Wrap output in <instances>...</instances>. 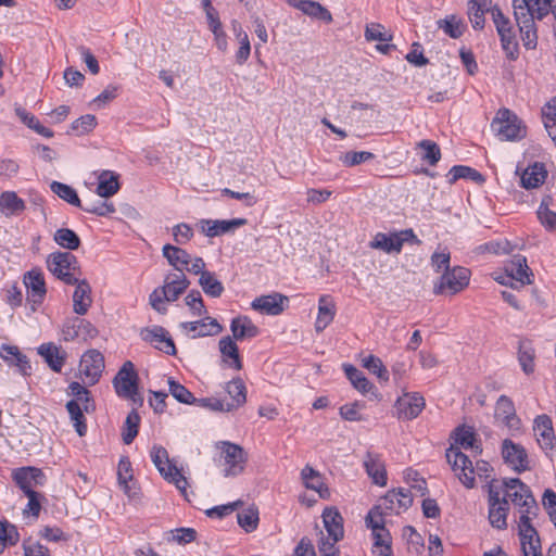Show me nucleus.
Returning a JSON list of instances; mask_svg holds the SVG:
<instances>
[{
  "label": "nucleus",
  "mask_w": 556,
  "mask_h": 556,
  "mask_svg": "<svg viewBox=\"0 0 556 556\" xmlns=\"http://www.w3.org/2000/svg\"><path fill=\"white\" fill-rule=\"evenodd\" d=\"M104 369V357L97 350L87 351L80 359L79 372L85 378L84 382L94 384L98 382Z\"/></svg>",
  "instance_id": "nucleus-15"
},
{
  "label": "nucleus",
  "mask_w": 556,
  "mask_h": 556,
  "mask_svg": "<svg viewBox=\"0 0 556 556\" xmlns=\"http://www.w3.org/2000/svg\"><path fill=\"white\" fill-rule=\"evenodd\" d=\"M413 503L412 493L407 489L389 491L382 498L380 506L386 510L399 514L402 509H407Z\"/></svg>",
  "instance_id": "nucleus-24"
},
{
  "label": "nucleus",
  "mask_w": 556,
  "mask_h": 556,
  "mask_svg": "<svg viewBox=\"0 0 556 556\" xmlns=\"http://www.w3.org/2000/svg\"><path fill=\"white\" fill-rule=\"evenodd\" d=\"M46 264L49 271L66 285H74L81 275L76 256L70 252H53Z\"/></svg>",
  "instance_id": "nucleus-4"
},
{
  "label": "nucleus",
  "mask_w": 556,
  "mask_h": 556,
  "mask_svg": "<svg viewBox=\"0 0 556 556\" xmlns=\"http://www.w3.org/2000/svg\"><path fill=\"white\" fill-rule=\"evenodd\" d=\"M494 417L510 430H517L520 427V419L516 415L515 405L506 395L498 397Z\"/></svg>",
  "instance_id": "nucleus-22"
},
{
  "label": "nucleus",
  "mask_w": 556,
  "mask_h": 556,
  "mask_svg": "<svg viewBox=\"0 0 556 556\" xmlns=\"http://www.w3.org/2000/svg\"><path fill=\"white\" fill-rule=\"evenodd\" d=\"M363 366L367 370H369L370 372L376 375L380 380H382V381L389 380V372H388L386 366L383 365L382 361L379 357H377L375 355H369V356L365 357L363 359Z\"/></svg>",
  "instance_id": "nucleus-59"
},
{
  "label": "nucleus",
  "mask_w": 556,
  "mask_h": 556,
  "mask_svg": "<svg viewBox=\"0 0 556 556\" xmlns=\"http://www.w3.org/2000/svg\"><path fill=\"white\" fill-rule=\"evenodd\" d=\"M343 368L348 379L361 393L366 394L375 389L374 384L364 376V374L353 365H344Z\"/></svg>",
  "instance_id": "nucleus-40"
},
{
  "label": "nucleus",
  "mask_w": 556,
  "mask_h": 556,
  "mask_svg": "<svg viewBox=\"0 0 556 556\" xmlns=\"http://www.w3.org/2000/svg\"><path fill=\"white\" fill-rule=\"evenodd\" d=\"M50 188H51L52 192L55 193L62 200L66 201L67 203L72 204L74 206L83 207L80 199L78 198L76 190L74 188H72L71 186L59 182V181H53L50 185Z\"/></svg>",
  "instance_id": "nucleus-48"
},
{
  "label": "nucleus",
  "mask_w": 556,
  "mask_h": 556,
  "mask_svg": "<svg viewBox=\"0 0 556 556\" xmlns=\"http://www.w3.org/2000/svg\"><path fill=\"white\" fill-rule=\"evenodd\" d=\"M0 207L14 214L22 212L25 208V203L15 192L7 191L0 195Z\"/></svg>",
  "instance_id": "nucleus-58"
},
{
  "label": "nucleus",
  "mask_w": 556,
  "mask_h": 556,
  "mask_svg": "<svg viewBox=\"0 0 556 556\" xmlns=\"http://www.w3.org/2000/svg\"><path fill=\"white\" fill-rule=\"evenodd\" d=\"M182 329L193 333L195 337L216 336L223 331V327L213 317H205L198 321H187L180 325Z\"/></svg>",
  "instance_id": "nucleus-28"
},
{
  "label": "nucleus",
  "mask_w": 556,
  "mask_h": 556,
  "mask_svg": "<svg viewBox=\"0 0 556 556\" xmlns=\"http://www.w3.org/2000/svg\"><path fill=\"white\" fill-rule=\"evenodd\" d=\"M547 172L544 164L534 163L528 166L521 176V186L526 189H533L544 184Z\"/></svg>",
  "instance_id": "nucleus-36"
},
{
  "label": "nucleus",
  "mask_w": 556,
  "mask_h": 556,
  "mask_svg": "<svg viewBox=\"0 0 556 556\" xmlns=\"http://www.w3.org/2000/svg\"><path fill=\"white\" fill-rule=\"evenodd\" d=\"M190 286V281L184 273L168 274L162 286L165 291V300L167 302L176 301Z\"/></svg>",
  "instance_id": "nucleus-29"
},
{
  "label": "nucleus",
  "mask_w": 556,
  "mask_h": 556,
  "mask_svg": "<svg viewBox=\"0 0 556 556\" xmlns=\"http://www.w3.org/2000/svg\"><path fill=\"white\" fill-rule=\"evenodd\" d=\"M138 380L134 364L127 361L114 377L113 386L118 396L130 400L134 405L140 407L143 404V396L138 390Z\"/></svg>",
  "instance_id": "nucleus-5"
},
{
  "label": "nucleus",
  "mask_w": 556,
  "mask_h": 556,
  "mask_svg": "<svg viewBox=\"0 0 556 556\" xmlns=\"http://www.w3.org/2000/svg\"><path fill=\"white\" fill-rule=\"evenodd\" d=\"M97 126V118L92 114H86L76 121H74L71 125L72 132L81 136L88 134L94 129Z\"/></svg>",
  "instance_id": "nucleus-61"
},
{
  "label": "nucleus",
  "mask_w": 556,
  "mask_h": 556,
  "mask_svg": "<svg viewBox=\"0 0 556 556\" xmlns=\"http://www.w3.org/2000/svg\"><path fill=\"white\" fill-rule=\"evenodd\" d=\"M140 422V416L137 413V409L134 408L126 417L124 427H123V441L125 444H130L138 434Z\"/></svg>",
  "instance_id": "nucleus-51"
},
{
  "label": "nucleus",
  "mask_w": 556,
  "mask_h": 556,
  "mask_svg": "<svg viewBox=\"0 0 556 556\" xmlns=\"http://www.w3.org/2000/svg\"><path fill=\"white\" fill-rule=\"evenodd\" d=\"M119 190L118 175L104 170L99 177L97 194L101 198H110Z\"/></svg>",
  "instance_id": "nucleus-38"
},
{
  "label": "nucleus",
  "mask_w": 556,
  "mask_h": 556,
  "mask_svg": "<svg viewBox=\"0 0 556 556\" xmlns=\"http://www.w3.org/2000/svg\"><path fill=\"white\" fill-rule=\"evenodd\" d=\"M54 241L67 250H77L80 245L79 237L68 228L58 229L54 233Z\"/></svg>",
  "instance_id": "nucleus-52"
},
{
  "label": "nucleus",
  "mask_w": 556,
  "mask_h": 556,
  "mask_svg": "<svg viewBox=\"0 0 556 556\" xmlns=\"http://www.w3.org/2000/svg\"><path fill=\"white\" fill-rule=\"evenodd\" d=\"M233 340L235 339L229 336L222 338L219 341V351L224 357H229L232 359L229 366L240 370L242 369V363L239 356L238 345Z\"/></svg>",
  "instance_id": "nucleus-43"
},
{
  "label": "nucleus",
  "mask_w": 556,
  "mask_h": 556,
  "mask_svg": "<svg viewBox=\"0 0 556 556\" xmlns=\"http://www.w3.org/2000/svg\"><path fill=\"white\" fill-rule=\"evenodd\" d=\"M324 526L330 536L334 538V541L343 539V518L337 508L329 507L323 513Z\"/></svg>",
  "instance_id": "nucleus-32"
},
{
  "label": "nucleus",
  "mask_w": 556,
  "mask_h": 556,
  "mask_svg": "<svg viewBox=\"0 0 556 556\" xmlns=\"http://www.w3.org/2000/svg\"><path fill=\"white\" fill-rule=\"evenodd\" d=\"M533 431L539 445L544 451H553L555 447V434L553 422L549 416L540 415L534 419Z\"/></svg>",
  "instance_id": "nucleus-21"
},
{
  "label": "nucleus",
  "mask_w": 556,
  "mask_h": 556,
  "mask_svg": "<svg viewBox=\"0 0 556 556\" xmlns=\"http://www.w3.org/2000/svg\"><path fill=\"white\" fill-rule=\"evenodd\" d=\"M117 478L125 494L128 497L135 496L136 492L132 491V488L128 484V482L132 480L131 463L126 457L122 458L118 463Z\"/></svg>",
  "instance_id": "nucleus-44"
},
{
  "label": "nucleus",
  "mask_w": 556,
  "mask_h": 556,
  "mask_svg": "<svg viewBox=\"0 0 556 556\" xmlns=\"http://www.w3.org/2000/svg\"><path fill=\"white\" fill-rule=\"evenodd\" d=\"M198 282L203 292L212 298H219L225 290L223 283L216 278L215 273L212 271L202 273Z\"/></svg>",
  "instance_id": "nucleus-41"
},
{
  "label": "nucleus",
  "mask_w": 556,
  "mask_h": 556,
  "mask_svg": "<svg viewBox=\"0 0 556 556\" xmlns=\"http://www.w3.org/2000/svg\"><path fill=\"white\" fill-rule=\"evenodd\" d=\"M447 463L456 472L459 481L468 489L475 486V468L469 457L457 447L451 446L446 450Z\"/></svg>",
  "instance_id": "nucleus-12"
},
{
  "label": "nucleus",
  "mask_w": 556,
  "mask_h": 556,
  "mask_svg": "<svg viewBox=\"0 0 556 556\" xmlns=\"http://www.w3.org/2000/svg\"><path fill=\"white\" fill-rule=\"evenodd\" d=\"M285 302H288V298L280 293L274 292L267 295H261L256 298L251 306L253 309L267 315H279L285 311Z\"/></svg>",
  "instance_id": "nucleus-23"
},
{
  "label": "nucleus",
  "mask_w": 556,
  "mask_h": 556,
  "mask_svg": "<svg viewBox=\"0 0 556 556\" xmlns=\"http://www.w3.org/2000/svg\"><path fill=\"white\" fill-rule=\"evenodd\" d=\"M438 27L451 38H459L465 29V25L456 15H448L438 21Z\"/></svg>",
  "instance_id": "nucleus-50"
},
{
  "label": "nucleus",
  "mask_w": 556,
  "mask_h": 556,
  "mask_svg": "<svg viewBox=\"0 0 556 556\" xmlns=\"http://www.w3.org/2000/svg\"><path fill=\"white\" fill-rule=\"evenodd\" d=\"M219 451V462L223 465V476L225 478L237 477L244 472L248 464V452L239 444L229 441H218L215 443Z\"/></svg>",
  "instance_id": "nucleus-3"
},
{
  "label": "nucleus",
  "mask_w": 556,
  "mask_h": 556,
  "mask_svg": "<svg viewBox=\"0 0 556 556\" xmlns=\"http://www.w3.org/2000/svg\"><path fill=\"white\" fill-rule=\"evenodd\" d=\"M517 2L516 14H514V16L521 34V40L526 49H535L538 45V34L534 18H532L528 10L520 7V3L525 4L523 0H517Z\"/></svg>",
  "instance_id": "nucleus-13"
},
{
  "label": "nucleus",
  "mask_w": 556,
  "mask_h": 556,
  "mask_svg": "<svg viewBox=\"0 0 556 556\" xmlns=\"http://www.w3.org/2000/svg\"><path fill=\"white\" fill-rule=\"evenodd\" d=\"M1 358L9 365L16 366L21 374L28 375L30 364L25 355H23L15 345L3 344L0 351Z\"/></svg>",
  "instance_id": "nucleus-34"
},
{
  "label": "nucleus",
  "mask_w": 556,
  "mask_h": 556,
  "mask_svg": "<svg viewBox=\"0 0 556 556\" xmlns=\"http://www.w3.org/2000/svg\"><path fill=\"white\" fill-rule=\"evenodd\" d=\"M207 25H208L210 30L214 35V41H215L217 49L222 52L227 51V49H228L227 35L223 29V24L220 22L219 16L208 20Z\"/></svg>",
  "instance_id": "nucleus-57"
},
{
  "label": "nucleus",
  "mask_w": 556,
  "mask_h": 556,
  "mask_svg": "<svg viewBox=\"0 0 556 556\" xmlns=\"http://www.w3.org/2000/svg\"><path fill=\"white\" fill-rule=\"evenodd\" d=\"M536 516L521 515L519 516L518 530L520 536L521 548L534 540L540 538L538 531L532 526L531 521Z\"/></svg>",
  "instance_id": "nucleus-46"
},
{
  "label": "nucleus",
  "mask_w": 556,
  "mask_h": 556,
  "mask_svg": "<svg viewBox=\"0 0 556 556\" xmlns=\"http://www.w3.org/2000/svg\"><path fill=\"white\" fill-rule=\"evenodd\" d=\"M17 115L21 117V119L31 129L37 131L39 135L51 138L53 136V131L40 124V122L31 114L27 113L24 110L17 109L16 110Z\"/></svg>",
  "instance_id": "nucleus-63"
},
{
  "label": "nucleus",
  "mask_w": 556,
  "mask_h": 556,
  "mask_svg": "<svg viewBox=\"0 0 556 556\" xmlns=\"http://www.w3.org/2000/svg\"><path fill=\"white\" fill-rule=\"evenodd\" d=\"M502 455L505 463L516 472H522L530 469V462L525 447L505 439L502 444Z\"/></svg>",
  "instance_id": "nucleus-16"
},
{
  "label": "nucleus",
  "mask_w": 556,
  "mask_h": 556,
  "mask_svg": "<svg viewBox=\"0 0 556 556\" xmlns=\"http://www.w3.org/2000/svg\"><path fill=\"white\" fill-rule=\"evenodd\" d=\"M491 15L506 56L510 60H516L519 48L509 18L503 14L497 5L491 8Z\"/></svg>",
  "instance_id": "nucleus-8"
},
{
  "label": "nucleus",
  "mask_w": 556,
  "mask_h": 556,
  "mask_svg": "<svg viewBox=\"0 0 556 556\" xmlns=\"http://www.w3.org/2000/svg\"><path fill=\"white\" fill-rule=\"evenodd\" d=\"M225 391L231 397V402H226L231 406V410L243 406L247 402V388L241 378L232 379L226 383Z\"/></svg>",
  "instance_id": "nucleus-37"
},
{
  "label": "nucleus",
  "mask_w": 556,
  "mask_h": 556,
  "mask_svg": "<svg viewBox=\"0 0 556 556\" xmlns=\"http://www.w3.org/2000/svg\"><path fill=\"white\" fill-rule=\"evenodd\" d=\"M151 458L161 476L167 481L173 482L176 488L186 495L188 481L180 470L172 464L167 451L163 446H153L151 450Z\"/></svg>",
  "instance_id": "nucleus-7"
},
{
  "label": "nucleus",
  "mask_w": 556,
  "mask_h": 556,
  "mask_svg": "<svg viewBox=\"0 0 556 556\" xmlns=\"http://www.w3.org/2000/svg\"><path fill=\"white\" fill-rule=\"evenodd\" d=\"M416 241L419 242L413 231V229H405L399 232H378L374 239L369 242V248L374 250H380L386 253L396 252L400 253L404 242Z\"/></svg>",
  "instance_id": "nucleus-11"
},
{
  "label": "nucleus",
  "mask_w": 556,
  "mask_h": 556,
  "mask_svg": "<svg viewBox=\"0 0 556 556\" xmlns=\"http://www.w3.org/2000/svg\"><path fill=\"white\" fill-rule=\"evenodd\" d=\"M469 279V269L462 266L447 268L434 283L433 292L435 294H457L468 286Z\"/></svg>",
  "instance_id": "nucleus-9"
},
{
  "label": "nucleus",
  "mask_w": 556,
  "mask_h": 556,
  "mask_svg": "<svg viewBox=\"0 0 556 556\" xmlns=\"http://www.w3.org/2000/svg\"><path fill=\"white\" fill-rule=\"evenodd\" d=\"M494 483H497L503 488L502 496H505L507 501L509 498L514 505L519 507L520 516H538V503L529 486L520 479L513 478L505 480L502 483L494 480Z\"/></svg>",
  "instance_id": "nucleus-2"
},
{
  "label": "nucleus",
  "mask_w": 556,
  "mask_h": 556,
  "mask_svg": "<svg viewBox=\"0 0 556 556\" xmlns=\"http://www.w3.org/2000/svg\"><path fill=\"white\" fill-rule=\"evenodd\" d=\"M455 441L462 447L468 450H475L477 453H481L480 446L477 444V439L473 430L469 427H459L456 429Z\"/></svg>",
  "instance_id": "nucleus-55"
},
{
  "label": "nucleus",
  "mask_w": 556,
  "mask_h": 556,
  "mask_svg": "<svg viewBox=\"0 0 556 556\" xmlns=\"http://www.w3.org/2000/svg\"><path fill=\"white\" fill-rule=\"evenodd\" d=\"M491 127L501 140L515 141L526 137V127L521 121L508 109L497 111Z\"/></svg>",
  "instance_id": "nucleus-6"
},
{
  "label": "nucleus",
  "mask_w": 556,
  "mask_h": 556,
  "mask_svg": "<svg viewBox=\"0 0 556 556\" xmlns=\"http://www.w3.org/2000/svg\"><path fill=\"white\" fill-rule=\"evenodd\" d=\"M73 293V309L77 315H85L92 304L91 287L86 279L77 278Z\"/></svg>",
  "instance_id": "nucleus-26"
},
{
  "label": "nucleus",
  "mask_w": 556,
  "mask_h": 556,
  "mask_svg": "<svg viewBox=\"0 0 556 556\" xmlns=\"http://www.w3.org/2000/svg\"><path fill=\"white\" fill-rule=\"evenodd\" d=\"M418 148L425 151L422 160L428 162L430 165H435L441 159V152L439 146L431 140H421L417 144Z\"/></svg>",
  "instance_id": "nucleus-64"
},
{
  "label": "nucleus",
  "mask_w": 556,
  "mask_h": 556,
  "mask_svg": "<svg viewBox=\"0 0 556 556\" xmlns=\"http://www.w3.org/2000/svg\"><path fill=\"white\" fill-rule=\"evenodd\" d=\"M525 4L520 3L521 8L528 10L532 18L543 20L551 11V0H523ZM517 0H513L514 14H516Z\"/></svg>",
  "instance_id": "nucleus-39"
},
{
  "label": "nucleus",
  "mask_w": 556,
  "mask_h": 556,
  "mask_svg": "<svg viewBox=\"0 0 556 556\" xmlns=\"http://www.w3.org/2000/svg\"><path fill=\"white\" fill-rule=\"evenodd\" d=\"M230 330L235 340L241 341L254 338L260 333L258 328L248 316H237L231 320Z\"/></svg>",
  "instance_id": "nucleus-33"
},
{
  "label": "nucleus",
  "mask_w": 556,
  "mask_h": 556,
  "mask_svg": "<svg viewBox=\"0 0 556 556\" xmlns=\"http://www.w3.org/2000/svg\"><path fill=\"white\" fill-rule=\"evenodd\" d=\"M238 523L245 532H252L258 525V510L256 507L251 506L237 515Z\"/></svg>",
  "instance_id": "nucleus-56"
},
{
  "label": "nucleus",
  "mask_w": 556,
  "mask_h": 556,
  "mask_svg": "<svg viewBox=\"0 0 556 556\" xmlns=\"http://www.w3.org/2000/svg\"><path fill=\"white\" fill-rule=\"evenodd\" d=\"M448 175L451 176L450 177V182L451 184H453L456 180L462 179V178L470 179V180L476 181L478 184H482L484 181L483 176L478 170H476L475 168H471L469 166H464V165H455V166H453L450 169Z\"/></svg>",
  "instance_id": "nucleus-49"
},
{
  "label": "nucleus",
  "mask_w": 556,
  "mask_h": 556,
  "mask_svg": "<svg viewBox=\"0 0 556 556\" xmlns=\"http://www.w3.org/2000/svg\"><path fill=\"white\" fill-rule=\"evenodd\" d=\"M163 256L179 274L184 273L191 262V255L187 251L172 244L163 247Z\"/></svg>",
  "instance_id": "nucleus-35"
},
{
  "label": "nucleus",
  "mask_w": 556,
  "mask_h": 556,
  "mask_svg": "<svg viewBox=\"0 0 556 556\" xmlns=\"http://www.w3.org/2000/svg\"><path fill=\"white\" fill-rule=\"evenodd\" d=\"M81 326L90 329V337L96 336L97 331L90 323H88L84 319L75 318V319L66 320L64 323L63 328H62V333H63L64 340L71 341V340L76 339L79 336V330H80Z\"/></svg>",
  "instance_id": "nucleus-45"
},
{
  "label": "nucleus",
  "mask_w": 556,
  "mask_h": 556,
  "mask_svg": "<svg viewBox=\"0 0 556 556\" xmlns=\"http://www.w3.org/2000/svg\"><path fill=\"white\" fill-rule=\"evenodd\" d=\"M289 5L300 10L305 15L324 21L326 23L332 22V15L330 11L321 5L319 2L313 0H288Z\"/></svg>",
  "instance_id": "nucleus-25"
},
{
  "label": "nucleus",
  "mask_w": 556,
  "mask_h": 556,
  "mask_svg": "<svg viewBox=\"0 0 556 556\" xmlns=\"http://www.w3.org/2000/svg\"><path fill=\"white\" fill-rule=\"evenodd\" d=\"M364 467L374 483L380 486H384L387 484L386 466L378 454L368 452L364 459Z\"/></svg>",
  "instance_id": "nucleus-30"
},
{
  "label": "nucleus",
  "mask_w": 556,
  "mask_h": 556,
  "mask_svg": "<svg viewBox=\"0 0 556 556\" xmlns=\"http://www.w3.org/2000/svg\"><path fill=\"white\" fill-rule=\"evenodd\" d=\"M12 479L24 493H30L35 492L34 488L43 484L45 475L36 467H21L13 470Z\"/></svg>",
  "instance_id": "nucleus-17"
},
{
  "label": "nucleus",
  "mask_w": 556,
  "mask_h": 556,
  "mask_svg": "<svg viewBox=\"0 0 556 556\" xmlns=\"http://www.w3.org/2000/svg\"><path fill=\"white\" fill-rule=\"evenodd\" d=\"M143 341L151 343L155 349L168 354L175 355L176 348L168 331L161 326L146 328L141 330Z\"/></svg>",
  "instance_id": "nucleus-18"
},
{
  "label": "nucleus",
  "mask_w": 556,
  "mask_h": 556,
  "mask_svg": "<svg viewBox=\"0 0 556 556\" xmlns=\"http://www.w3.org/2000/svg\"><path fill=\"white\" fill-rule=\"evenodd\" d=\"M301 477L307 489L314 490L321 495V488L324 486V483L318 471L306 465L302 469Z\"/></svg>",
  "instance_id": "nucleus-60"
},
{
  "label": "nucleus",
  "mask_w": 556,
  "mask_h": 556,
  "mask_svg": "<svg viewBox=\"0 0 556 556\" xmlns=\"http://www.w3.org/2000/svg\"><path fill=\"white\" fill-rule=\"evenodd\" d=\"M503 488L492 480L489 483V520L497 529L507 527L506 518L509 509L508 501L502 496Z\"/></svg>",
  "instance_id": "nucleus-10"
},
{
  "label": "nucleus",
  "mask_w": 556,
  "mask_h": 556,
  "mask_svg": "<svg viewBox=\"0 0 556 556\" xmlns=\"http://www.w3.org/2000/svg\"><path fill=\"white\" fill-rule=\"evenodd\" d=\"M68 394L74 397L66 403V409L71 420L79 437H84L87 432L86 419L84 412L89 413L94 409V404L90 392L79 382H72L68 386Z\"/></svg>",
  "instance_id": "nucleus-1"
},
{
  "label": "nucleus",
  "mask_w": 556,
  "mask_h": 556,
  "mask_svg": "<svg viewBox=\"0 0 556 556\" xmlns=\"http://www.w3.org/2000/svg\"><path fill=\"white\" fill-rule=\"evenodd\" d=\"M535 352L528 341L520 342L518 359L525 374L530 375L534 371Z\"/></svg>",
  "instance_id": "nucleus-47"
},
{
  "label": "nucleus",
  "mask_w": 556,
  "mask_h": 556,
  "mask_svg": "<svg viewBox=\"0 0 556 556\" xmlns=\"http://www.w3.org/2000/svg\"><path fill=\"white\" fill-rule=\"evenodd\" d=\"M425 407V399L419 393H404L395 402L399 418L414 419Z\"/></svg>",
  "instance_id": "nucleus-19"
},
{
  "label": "nucleus",
  "mask_w": 556,
  "mask_h": 556,
  "mask_svg": "<svg viewBox=\"0 0 556 556\" xmlns=\"http://www.w3.org/2000/svg\"><path fill=\"white\" fill-rule=\"evenodd\" d=\"M38 353L45 358L52 370L56 372L61 371L64 358L60 355V351L54 344H41L38 349Z\"/></svg>",
  "instance_id": "nucleus-42"
},
{
  "label": "nucleus",
  "mask_w": 556,
  "mask_h": 556,
  "mask_svg": "<svg viewBox=\"0 0 556 556\" xmlns=\"http://www.w3.org/2000/svg\"><path fill=\"white\" fill-rule=\"evenodd\" d=\"M23 282L27 289V300L31 303V311L35 312L47 293L43 274L40 269H31L24 274Z\"/></svg>",
  "instance_id": "nucleus-14"
},
{
  "label": "nucleus",
  "mask_w": 556,
  "mask_h": 556,
  "mask_svg": "<svg viewBox=\"0 0 556 556\" xmlns=\"http://www.w3.org/2000/svg\"><path fill=\"white\" fill-rule=\"evenodd\" d=\"M168 387L170 394L180 403L184 404H193L197 402V399L193 394L182 384L176 382L173 379H168Z\"/></svg>",
  "instance_id": "nucleus-62"
},
{
  "label": "nucleus",
  "mask_w": 556,
  "mask_h": 556,
  "mask_svg": "<svg viewBox=\"0 0 556 556\" xmlns=\"http://www.w3.org/2000/svg\"><path fill=\"white\" fill-rule=\"evenodd\" d=\"M20 540V534L14 525L7 521H0V553L5 547L15 545Z\"/></svg>",
  "instance_id": "nucleus-53"
},
{
  "label": "nucleus",
  "mask_w": 556,
  "mask_h": 556,
  "mask_svg": "<svg viewBox=\"0 0 556 556\" xmlns=\"http://www.w3.org/2000/svg\"><path fill=\"white\" fill-rule=\"evenodd\" d=\"M248 224L245 218H233L230 220H201L202 231L207 237H217L232 231Z\"/></svg>",
  "instance_id": "nucleus-27"
},
{
  "label": "nucleus",
  "mask_w": 556,
  "mask_h": 556,
  "mask_svg": "<svg viewBox=\"0 0 556 556\" xmlns=\"http://www.w3.org/2000/svg\"><path fill=\"white\" fill-rule=\"evenodd\" d=\"M336 316V303L329 295H321L318 300V314L315 321V330L324 331Z\"/></svg>",
  "instance_id": "nucleus-31"
},
{
  "label": "nucleus",
  "mask_w": 556,
  "mask_h": 556,
  "mask_svg": "<svg viewBox=\"0 0 556 556\" xmlns=\"http://www.w3.org/2000/svg\"><path fill=\"white\" fill-rule=\"evenodd\" d=\"M505 271L507 278L511 280L516 286L519 283L520 287L532 283L533 274L530 270L527 260L522 255H514V257L506 264Z\"/></svg>",
  "instance_id": "nucleus-20"
},
{
  "label": "nucleus",
  "mask_w": 556,
  "mask_h": 556,
  "mask_svg": "<svg viewBox=\"0 0 556 556\" xmlns=\"http://www.w3.org/2000/svg\"><path fill=\"white\" fill-rule=\"evenodd\" d=\"M486 11L491 12V9L484 8L477 0L468 2V17L475 29H483L485 23L484 13Z\"/></svg>",
  "instance_id": "nucleus-54"
}]
</instances>
